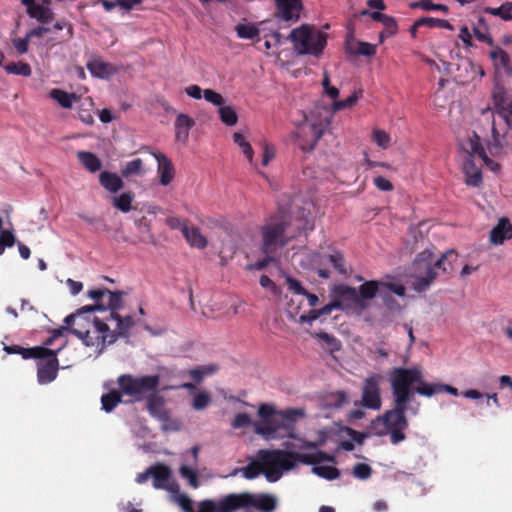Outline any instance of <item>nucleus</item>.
<instances>
[{
	"label": "nucleus",
	"instance_id": "f257e3e1",
	"mask_svg": "<svg viewBox=\"0 0 512 512\" xmlns=\"http://www.w3.org/2000/svg\"><path fill=\"white\" fill-rule=\"evenodd\" d=\"M420 377V366L393 368L390 382L394 407L372 421V428L375 433L378 436H383L389 432L390 441L394 445L406 439L404 431L409 426L406 411L414 393L411 387L415 384V381H420Z\"/></svg>",
	"mask_w": 512,
	"mask_h": 512
},
{
	"label": "nucleus",
	"instance_id": "f03ea898",
	"mask_svg": "<svg viewBox=\"0 0 512 512\" xmlns=\"http://www.w3.org/2000/svg\"><path fill=\"white\" fill-rule=\"evenodd\" d=\"M335 457L323 451L300 453L284 450H260L258 462L248 464L243 468H235L229 476L242 472L246 479H254L263 473L269 482L278 481L282 472L293 469L296 464L315 465L321 462H333Z\"/></svg>",
	"mask_w": 512,
	"mask_h": 512
},
{
	"label": "nucleus",
	"instance_id": "7ed1b4c3",
	"mask_svg": "<svg viewBox=\"0 0 512 512\" xmlns=\"http://www.w3.org/2000/svg\"><path fill=\"white\" fill-rule=\"evenodd\" d=\"M295 232L290 233L293 219L288 207L279 204L276 213L271 215L261 228V251L262 253H274L277 255L279 249L284 248L288 243L302 232L314 230V219L309 211L300 209L295 218Z\"/></svg>",
	"mask_w": 512,
	"mask_h": 512
},
{
	"label": "nucleus",
	"instance_id": "20e7f679",
	"mask_svg": "<svg viewBox=\"0 0 512 512\" xmlns=\"http://www.w3.org/2000/svg\"><path fill=\"white\" fill-rule=\"evenodd\" d=\"M105 305L97 303L86 305L65 317L62 329H65L80 339L87 347L103 349L106 345L113 344L117 340L109 326L95 317V311H104Z\"/></svg>",
	"mask_w": 512,
	"mask_h": 512
},
{
	"label": "nucleus",
	"instance_id": "39448f33",
	"mask_svg": "<svg viewBox=\"0 0 512 512\" xmlns=\"http://www.w3.org/2000/svg\"><path fill=\"white\" fill-rule=\"evenodd\" d=\"M457 258L455 250H448L439 258L429 249L418 253L411 268L412 288L421 293L429 289L440 274L449 276L454 270Z\"/></svg>",
	"mask_w": 512,
	"mask_h": 512
},
{
	"label": "nucleus",
	"instance_id": "423d86ee",
	"mask_svg": "<svg viewBox=\"0 0 512 512\" xmlns=\"http://www.w3.org/2000/svg\"><path fill=\"white\" fill-rule=\"evenodd\" d=\"M260 421L254 425L255 433L266 439H274L280 430L293 437L294 424L299 417L304 416V410L291 408L277 411L270 404H261L258 408Z\"/></svg>",
	"mask_w": 512,
	"mask_h": 512
},
{
	"label": "nucleus",
	"instance_id": "0eeeda50",
	"mask_svg": "<svg viewBox=\"0 0 512 512\" xmlns=\"http://www.w3.org/2000/svg\"><path fill=\"white\" fill-rule=\"evenodd\" d=\"M288 39L293 42L298 54L319 57L326 47L328 34L315 31L312 25L302 24L290 32Z\"/></svg>",
	"mask_w": 512,
	"mask_h": 512
},
{
	"label": "nucleus",
	"instance_id": "6e6552de",
	"mask_svg": "<svg viewBox=\"0 0 512 512\" xmlns=\"http://www.w3.org/2000/svg\"><path fill=\"white\" fill-rule=\"evenodd\" d=\"M117 384L124 396H129L132 402H140L157 392L160 376L121 374L117 378Z\"/></svg>",
	"mask_w": 512,
	"mask_h": 512
},
{
	"label": "nucleus",
	"instance_id": "1a4fd4ad",
	"mask_svg": "<svg viewBox=\"0 0 512 512\" xmlns=\"http://www.w3.org/2000/svg\"><path fill=\"white\" fill-rule=\"evenodd\" d=\"M334 113L335 112L333 111L332 106L330 108L325 104L317 103L308 115H304V120L306 122H310L313 140L307 147L300 145L301 150L312 151L314 149L318 140L322 137L325 130L330 126Z\"/></svg>",
	"mask_w": 512,
	"mask_h": 512
},
{
	"label": "nucleus",
	"instance_id": "9d476101",
	"mask_svg": "<svg viewBox=\"0 0 512 512\" xmlns=\"http://www.w3.org/2000/svg\"><path fill=\"white\" fill-rule=\"evenodd\" d=\"M460 146L469 157L479 158L483 161L491 160L490 157H499L502 150L500 142L495 136L493 141L488 142L485 148L481 138L476 133L462 141Z\"/></svg>",
	"mask_w": 512,
	"mask_h": 512
},
{
	"label": "nucleus",
	"instance_id": "9b49d317",
	"mask_svg": "<svg viewBox=\"0 0 512 512\" xmlns=\"http://www.w3.org/2000/svg\"><path fill=\"white\" fill-rule=\"evenodd\" d=\"M383 377L374 373L368 376L362 387V397L360 404L367 409L379 410L382 405L380 384Z\"/></svg>",
	"mask_w": 512,
	"mask_h": 512
},
{
	"label": "nucleus",
	"instance_id": "f8f14e48",
	"mask_svg": "<svg viewBox=\"0 0 512 512\" xmlns=\"http://www.w3.org/2000/svg\"><path fill=\"white\" fill-rule=\"evenodd\" d=\"M65 344L66 342H63L55 350L49 348V354H45L41 358H38L40 361L37 363V379L40 384H48L56 379L59 370L57 354Z\"/></svg>",
	"mask_w": 512,
	"mask_h": 512
},
{
	"label": "nucleus",
	"instance_id": "ddd939ff",
	"mask_svg": "<svg viewBox=\"0 0 512 512\" xmlns=\"http://www.w3.org/2000/svg\"><path fill=\"white\" fill-rule=\"evenodd\" d=\"M146 407L151 416L163 423V430H177L178 422L171 420L170 413L165 407L163 397L152 393L146 398Z\"/></svg>",
	"mask_w": 512,
	"mask_h": 512
},
{
	"label": "nucleus",
	"instance_id": "4468645a",
	"mask_svg": "<svg viewBox=\"0 0 512 512\" xmlns=\"http://www.w3.org/2000/svg\"><path fill=\"white\" fill-rule=\"evenodd\" d=\"M333 293L336 303L339 304V310H353L359 313L363 312L356 288L345 284H339L335 286Z\"/></svg>",
	"mask_w": 512,
	"mask_h": 512
},
{
	"label": "nucleus",
	"instance_id": "2eb2a0df",
	"mask_svg": "<svg viewBox=\"0 0 512 512\" xmlns=\"http://www.w3.org/2000/svg\"><path fill=\"white\" fill-rule=\"evenodd\" d=\"M493 104L497 113L504 119L509 129L512 128V97L505 88L496 84L492 92Z\"/></svg>",
	"mask_w": 512,
	"mask_h": 512
},
{
	"label": "nucleus",
	"instance_id": "dca6fc26",
	"mask_svg": "<svg viewBox=\"0 0 512 512\" xmlns=\"http://www.w3.org/2000/svg\"><path fill=\"white\" fill-rule=\"evenodd\" d=\"M275 18L284 22H297L301 17V0H275Z\"/></svg>",
	"mask_w": 512,
	"mask_h": 512
},
{
	"label": "nucleus",
	"instance_id": "f3484780",
	"mask_svg": "<svg viewBox=\"0 0 512 512\" xmlns=\"http://www.w3.org/2000/svg\"><path fill=\"white\" fill-rule=\"evenodd\" d=\"M235 497L237 498L236 502L241 504L239 505V509L255 507L263 512H272L276 508L275 498L268 494H263L258 499L250 493L235 494Z\"/></svg>",
	"mask_w": 512,
	"mask_h": 512
},
{
	"label": "nucleus",
	"instance_id": "a211bd4d",
	"mask_svg": "<svg viewBox=\"0 0 512 512\" xmlns=\"http://www.w3.org/2000/svg\"><path fill=\"white\" fill-rule=\"evenodd\" d=\"M415 384H418L417 387L414 388V392L425 397H432L436 394L441 393H449L453 396H458V389L443 383H428L423 380V373L421 372L420 381H415Z\"/></svg>",
	"mask_w": 512,
	"mask_h": 512
},
{
	"label": "nucleus",
	"instance_id": "6ab92c4d",
	"mask_svg": "<svg viewBox=\"0 0 512 512\" xmlns=\"http://www.w3.org/2000/svg\"><path fill=\"white\" fill-rule=\"evenodd\" d=\"M236 500L235 494H229L218 502L204 500L200 502L198 512H233L241 505Z\"/></svg>",
	"mask_w": 512,
	"mask_h": 512
},
{
	"label": "nucleus",
	"instance_id": "aec40b11",
	"mask_svg": "<svg viewBox=\"0 0 512 512\" xmlns=\"http://www.w3.org/2000/svg\"><path fill=\"white\" fill-rule=\"evenodd\" d=\"M381 290V281L376 280L365 281L358 287V298L360 299L363 311L368 308V301L380 295Z\"/></svg>",
	"mask_w": 512,
	"mask_h": 512
},
{
	"label": "nucleus",
	"instance_id": "412c9836",
	"mask_svg": "<svg viewBox=\"0 0 512 512\" xmlns=\"http://www.w3.org/2000/svg\"><path fill=\"white\" fill-rule=\"evenodd\" d=\"M510 239H512V224L508 218H500L490 231V241L495 245H501Z\"/></svg>",
	"mask_w": 512,
	"mask_h": 512
},
{
	"label": "nucleus",
	"instance_id": "4be33fe9",
	"mask_svg": "<svg viewBox=\"0 0 512 512\" xmlns=\"http://www.w3.org/2000/svg\"><path fill=\"white\" fill-rule=\"evenodd\" d=\"M90 73L97 78H108L116 72L115 67L98 56H93L86 65Z\"/></svg>",
	"mask_w": 512,
	"mask_h": 512
},
{
	"label": "nucleus",
	"instance_id": "5701e85b",
	"mask_svg": "<svg viewBox=\"0 0 512 512\" xmlns=\"http://www.w3.org/2000/svg\"><path fill=\"white\" fill-rule=\"evenodd\" d=\"M153 487L155 489H169L168 482L171 478V470L164 464L150 466Z\"/></svg>",
	"mask_w": 512,
	"mask_h": 512
},
{
	"label": "nucleus",
	"instance_id": "b1692460",
	"mask_svg": "<svg viewBox=\"0 0 512 512\" xmlns=\"http://www.w3.org/2000/svg\"><path fill=\"white\" fill-rule=\"evenodd\" d=\"M4 350L8 354H19L23 359L41 358L45 354H49V348L35 346L32 348H24L19 345L5 346Z\"/></svg>",
	"mask_w": 512,
	"mask_h": 512
},
{
	"label": "nucleus",
	"instance_id": "393cba45",
	"mask_svg": "<svg viewBox=\"0 0 512 512\" xmlns=\"http://www.w3.org/2000/svg\"><path fill=\"white\" fill-rule=\"evenodd\" d=\"M462 171L465 175V183L471 187H480L483 182L482 170L476 162H463Z\"/></svg>",
	"mask_w": 512,
	"mask_h": 512
},
{
	"label": "nucleus",
	"instance_id": "a878e982",
	"mask_svg": "<svg viewBox=\"0 0 512 512\" xmlns=\"http://www.w3.org/2000/svg\"><path fill=\"white\" fill-rule=\"evenodd\" d=\"M99 182L102 187L111 193H117L123 188V181L116 173L103 171L99 175Z\"/></svg>",
	"mask_w": 512,
	"mask_h": 512
},
{
	"label": "nucleus",
	"instance_id": "bb28decb",
	"mask_svg": "<svg viewBox=\"0 0 512 512\" xmlns=\"http://www.w3.org/2000/svg\"><path fill=\"white\" fill-rule=\"evenodd\" d=\"M110 318L117 322L116 329L113 331L117 337H127L130 329L135 325V321L130 315L121 317L117 312H110Z\"/></svg>",
	"mask_w": 512,
	"mask_h": 512
},
{
	"label": "nucleus",
	"instance_id": "cd10ccee",
	"mask_svg": "<svg viewBox=\"0 0 512 512\" xmlns=\"http://www.w3.org/2000/svg\"><path fill=\"white\" fill-rule=\"evenodd\" d=\"M183 236L191 247L198 249L206 248L208 241L204 235H202L198 227H189L183 231Z\"/></svg>",
	"mask_w": 512,
	"mask_h": 512
},
{
	"label": "nucleus",
	"instance_id": "c85d7f7f",
	"mask_svg": "<svg viewBox=\"0 0 512 512\" xmlns=\"http://www.w3.org/2000/svg\"><path fill=\"white\" fill-rule=\"evenodd\" d=\"M195 125V121L186 114H179L175 121L176 138L178 140H186L189 130Z\"/></svg>",
	"mask_w": 512,
	"mask_h": 512
},
{
	"label": "nucleus",
	"instance_id": "c756f323",
	"mask_svg": "<svg viewBox=\"0 0 512 512\" xmlns=\"http://www.w3.org/2000/svg\"><path fill=\"white\" fill-rule=\"evenodd\" d=\"M122 396H124V394L120 388L113 389L108 393L103 394L101 396L102 409L106 413L112 412L122 402Z\"/></svg>",
	"mask_w": 512,
	"mask_h": 512
},
{
	"label": "nucleus",
	"instance_id": "7c9ffc66",
	"mask_svg": "<svg viewBox=\"0 0 512 512\" xmlns=\"http://www.w3.org/2000/svg\"><path fill=\"white\" fill-rule=\"evenodd\" d=\"M135 225L139 230V236L137 242L155 244L156 240L151 232V224L146 217L142 216L139 219L134 220Z\"/></svg>",
	"mask_w": 512,
	"mask_h": 512
},
{
	"label": "nucleus",
	"instance_id": "2f4dec72",
	"mask_svg": "<svg viewBox=\"0 0 512 512\" xmlns=\"http://www.w3.org/2000/svg\"><path fill=\"white\" fill-rule=\"evenodd\" d=\"M362 15H368L370 14L371 18L374 20V21H378V22H381L383 23V25L387 28L388 30V35L389 36H392L394 34L397 33V22L395 20V18L389 16V15H386V14H383L379 11H375V12H369L368 10H363L361 12Z\"/></svg>",
	"mask_w": 512,
	"mask_h": 512
},
{
	"label": "nucleus",
	"instance_id": "473e14b6",
	"mask_svg": "<svg viewBox=\"0 0 512 512\" xmlns=\"http://www.w3.org/2000/svg\"><path fill=\"white\" fill-rule=\"evenodd\" d=\"M50 97L57 101V103L65 109L72 108L73 103L79 99L75 93H68L61 89L51 90Z\"/></svg>",
	"mask_w": 512,
	"mask_h": 512
},
{
	"label": "nucleus",
	"instance_id": "72a5a7b5",
	"mask_svg": "<svg viewBox=\"0 0 512 512\" xmlns=\"http://www.w3.org/2000/svg\"><path fill=\"white\" fill-rule=\"evenodd\" d=\"M27 13L30 17L35 18L42 23H48L54 18V14L49 7H45L44 5L37 3L27 9Z\"/></svg>",
	"mask_w": 512,
	"mask_h": 512
},
{
	"label": "nucleus",
	"instance_id": "f704fd0d",
	"mask_svg": "<svg viewBox=\"0 0 512 512\" xmlns=\"http://www.w3.org/2000/svg\"><path fill=\"white\" fill-rule=\"evenodd\" d=\"M490 58L494 61L495 66L500 65L506 70L507 73L512 75V67L510 66V57L506 51L500 47H494L489 53Z\"/></svg>",
	"mask_w": 512,
	"mask_h": 512
},
{
	"label": "nucleus",
	"instance_id": "c9c22d12",
	"mask_svg": "<svg viewBox=\"0 0 512 512\" xmlns=\"http://www.w3.org/2000/svg\"><path fill=\"white\" fill-rule=\"evenodd\" d=\"M219 367L217 364H209L195 367L189 370V376L198 384L204 377L212 375L218 371Z\"/></svg>",
	"mask_w": 512,
	"mask_h": 512
},
{
	"label": "nucleus",
	"instance_id": "e433bc0d",
	"mask_svg": "<svg viewBox=\"0 0 512 512\" xmlns=\"http://www.w3.org/2000/svg\"><path fill=\"white\" fill-rule=\"evenodd\" d=\"M158 175L162 185H169L175 177V168L172 162H158Z\"/></svg>",
	"mask_w": 512,
	"mask_h": 512
},
{
	"label": "nucleus",
	"instance_id": "4c0bfd02",
	"mask_svg": "<svg viewBox=\"0 0 512 512\" xmlns=\"http://www.w3.org/2000/svg\"><path fill=\"white\" fill-rule=\"evenodd\" d=\"M484 12L494 16H499L505 21H510L512 20V3L505 2L498 8L486 7L484 8Z\"/></svg>",
	"mask_w": 512,
	"mask_h": 512
},
{
	"label": "nucleus",
	"instance_id": "58836bf2",
	"mask_svg": "<svg viewBox=\"0 0 512 512\" xmlns=\"http://www.w3.org/2000/svg\"><path fill=\"white\" fill-rule=\"evenodd\" d=\"M416 25L427 26L430 28H443L453 30L451 23L444 19H436L433 17H422L416 20Z\"/></svg>",
	"mask_w": 512,
	"mask_h": 512
},
{
	"label": "nucleus",
	"instance_id": "ea45409f",
	"mask_svg": "<svg viewBox=\"0 0 512 512\" xmlns=\"http://www.w3.org/2000/svg\"><path fill=\"white\" fill-rule=\"evenodd\" d=\"M106 295L108 296V300L106 303H103L105 305V310L109 309L111 312H117V310H119L123 305V292H112L108 289Z\"/></svg>",
	"mask_w": 512,
	"mask_h": 512
},
{
	"label": "nucleus",
	"instance_id": "a19ab883",
	"mask_svg": "<svg viewBox=\"0 0 512 512\" xmlns=\"http://www.w3.org/2000/svg\"><path fill=\"white\" fill-rule=\"evenodd\" d=\"M363 91L360 89L358 91H354L351 96H349L345 100H336L332 103L333 111L337 112L343 109L353 107L359 98L362 96Z\"/></svg>",
	"mask_w": 512,
	"mask_h": 512
},
{
	"label": "nucleus",
	"instance_id": "79ce46f5",
	"mask_svg": "<svg viewBox=\"0 0 512 512\" xmlns=\"http://www.w3.org/2000/svg\"><path fill=\"white\" fill-rule=\"evenodd\" d=\"M133 156H135L134 160H168L164 154L153 151L147 146L141 147L138 151L133 153Z\"/></svg>",
	"mask_w": 512,
	"mask_h": 512
},
{
	"label": "nucleus",
	"instance_id": "37998d69",
	"mask_svg": "<svg viewBox=\"0 0 512 512\" xmlns=\"http://www.w3.org/2000/svg\"><path fill=\"white\" fill-rule=\"evenodd\" d=\"M4 69L9 74L21 75L24 77H28L32 73L30 65L24 62H11L5 65Z\"/></svg>",
	"mask_w": 512,
	"mask_h": 512
},
{
	"label": "nucleus",
	"instance_id": "c03bdc74",
	"mask_svg": "<svg viewBox=\"0 0 512 512\" xmlns=\"http://www.w3.org/2000/svg\"><path fill=\"white\" fill-rule=\"evenodd\" d=\"M133 198V193L124 192L120 196L114 198L113 205L120 211L127 213L131 209Z\"/></svg>",
	"mask_w": 512,
	"mask_h": 512
},
{
	"label": "nucleus",
	"instance_id": "a18cd8bd",
	"mask_svg": "<svg viewBox=\"0 0 512 512\" xmlns=\"http://www.w3.org/2000/svg\"><path fill=\"white\" fill-rule=\"evenodd\" d=\"M409 7L411 9H417L421 8L423 10L429 11V10H440L444 13H447L449 11V8L447 5L444 4H435L431 0H420L416 2H411L409 4Z\"/></svg>",
	"mask_w": 512,
	"mask_h": 512
},
{
	"label": "nucleus",
	"instance_id": "49530a36",
	"mask_svg": "<svg viewBox=\"0 0 512 512\" xmlns=\"http://www.w3.org/2000/svg\"><path fill=\"white\" fill-rule=\"evenodd\" d=\"M219 115L221 121L227 126H234L238 121L237 113L232 106L222 105L219 108Z\"/></svg>",
	"mask_w": 512,
	"mask_h": 512
},
{
	"label": "nucleus",
	"instance_id": "de8ad7c7",
	"mask_svg": "<svg viewBox=\"0 0 512 512\" xmlns=\"http://www.w3.org/2000/svg\"><path fill=\"white\" fill-rule=\"evenodd\" d=\"M234 142L242 149L244 156L248 160H252L254 156L253 149L248 141H246L245 136L240 132H235L233 134Z\"/></svg>",
	"mask_w": 512,
	"mask_h": 512
},
{
	"label": "nucleus",
	"instance_id": "09e8293b",
	"mask_svg": "<svg viewBox=\"0 0 512 512\" xmlns=\"http://www.w3.org/2000/svg\"><path fill=\"white\" fill-rule=\"evenodd\" d=\"M313 472L327 480H334L340 476V471L333 466H315Z\"/></svg>",
	"mask_w": 512,
	"mask_h": 512
},
{
	"label": "nucleus",
	"instance_id": "8fccbe9b",
	"mask_svg": "<svg viewBox=\"0 0 512 512\" xmlns=\"http://www.w3.org/2000/svg\"><path fill=\"white\" fill-rule=\"evenodd\" d=\"M240 38L253 39L259 35V29L254 24H239L236 26Z\"/></svg>",
	"mask_w": 512,
	"mask_h": 512
},
{
	"label": "nucleus",
	"instance_id": "3c124183",
	"mask_svg": "<svg viewBox=\"0 0 512 512\" xmlns=\"http://www.w3.org/2000/svg\"><path fill=\"white\" fill-rule=\"evenodd\" d=\"M372 140L381 148L386 149L390 145V135L382 129L375 128L371 135Z\"/></svg>",
	"mask_w": 512,
	"mask_h": 512
},
{
	"label": "nucleus",
	"instance_id": "603ef678",
	"mask_svg": "<svg viewBox=\"0 0 512 512\" xmlns=\"http://www.w3.org/2000/svg\"><path fill=\"white\" fill-rule=\"evenodd\" d=\"M211 403V396L206 391H201L193 396L192 407L195 410H203Z\"/></svg>",
	"mask_w": 512,
	"mask_h": 512
},
{
	"label": "nucleus",
	"instance_id": "864d4df0",
	"mask_svg": "<svg viewBox=\"0 0 512 512\" xmlns=\"http://www.w3.org/2000/svg\"><path fill=\"white\" fill-rule=\"evenodd\" d=\"M329 261L332 264V266L340 273L345 275L347 273L346 267H345V259L342 253L335 252L331 255H329Z\"/></svg>",
	"mask_w": 512,
	"mask_h": 512
},
{
	"label": "nucleus",
	"instance_id": "5fc2aeb1",
	"mask_svg": "<svg viewBox=\"0 0 512 512\" xmlns=\"http://www.w3.org/2000/svg\"><path fill=\"white\" fill-rule=\"evenodd\" d=\"M386 306V308L390 311H398L401 309L400 304L398 301L393 297V295L390 292H387L385 290H381L379 295Z\"/></svg>",
	"mask_w": 512,
	"mask_h": 512
},
{
	"label": "nucleus",
	"instance_id": "6e6d98bb",
	"mask_svg": "<svg viewBox=\"0 0 512 512\" xmlns=\"http://www.w3.org/2000/svg\"><path fill=\"white\" fill-rule=\"evenodd\" d=\"M352 473H353L354 477H356L360 480H366V479L370 478V476L372 474V468L366 463H357L353 467Z\"/></svg>",
	"mask_w": 512,
	"mask_h": 512
},
{
	"label": "nucleus",
	"instance_id": "4d7b16f0",
	"mask_svg": "<svg viewBox=\"0 0 512 512\" xmlns=\"http://www.w3.org/2000/svg\"><path fill=\"white\" fill-rule=\"evenodd\" d=\"M15 236L9 230L0 231V255L3 254L6 247H12L15 244Z\"/></svg>",
	"mask_w": 512,
	"mask_h": 512
},
{
	"label": "nucleus",
	"instance_id": "13d9d810",
	"mask_svg": "<svg viewBox=\"0 0 512 512\" xmlns=\"http://www.w3.org/2000/svg\"><path fill=\"white\" fill-rule=\"evenodd\" d=\"M179 471L181 476L186 478L193 488H197L199 486V479L195 470L188 466H181Z\"/></svg>",
	"mask_w": 512,
	"mask_h": 512
},
{
	"label": "nucleus",
	"instance_id": "bf43d9fd",
	"mask_svg": "<svg viewBox=\"0 0 512 512\" xmlns=\"http://www.w3.org/2000/svg\"><path fill=\"white\" fill-rule=\"evenodd\" d=\"M165 223L170 229L181 230L182 233L188 228V221L179 217H167Z\"/></svg>",
	"mask_w": 512,
	"mask_h": 512
},
{
	"label": "nucleus",
	"instance_id": "052dcab7",
	"mask_svg": "<svg viewBox=\"0 0 512 512\" xmlns=\"http://www.w3.org/2000/svg\"><path fill=\"white\" fill-rule=\"evenodd\" d=\"M358 50L357 52H353L351 50H349V48L347 47V51L350 53V54H358V55H364V56H368V57H371L373 55H375L376 53V46L375 45H372L370 43H367V42H358Z\"/></svg>",
	"mask_w": 512,
	"mask_h": 512
},
{
	"label": "nucleus",
	"instance_id": "680f3d73",
	"mask_svg": "<svg viewBox=\"0 0 512 512\" xmlns=\"http://www.w3.org/2000/svg\"><path fill=\"white\" fill-rule=\"evenodd\" d=\"M265 257L262 260H259L253 264L248 265L249 270H263L266 268L271 262L276 260L277 255L274 253H263Z\"/></svg>",
	"mask_w": 512,
	"mask_h": 512
},
{
	"label": "nucleus",
	"instance_id": "e2e57ef3",
	"mask_svg": "<svg viewBox=\"0 0 512 512\" xmlns=\"http://www.w3.org/2000/svg\"><path fill=\"white\" fill-rule=\"evenodd\" d=\"M381 289L390 292L391 294L394 293L400 297H404L406 294V289L402 284L381 282Z\"/></svg>",
	"mask_w": 512,
	"mask_h": 512
},
{
	"label": "nucleus",
	"instance_id": "0e129e2a",
	"mask_svg": "<svg viewBox=\"0 0 512 512\" xmlns=\"http://www.w3.org/2000/svg\"><path fill=\"white\" fill-rule=\"evenodd\" d=\"M330 399H331L330 405L336 409L342 407L344 404H346L348 402L347 393L342 390L331 393Z\"/></svg>",
	"mask_w": 512,
	"mask_h": 512
},
{
	"label": "nucleus",
	"instance_id": "69168bd1",
	"mask_svg": "<svg viewBox=\"0 0 512 512\" xmlns=\"http://www.w3.org/2000/svg\"><path fill=\"white\" fill-rule=\"evenodd\" d=\"M203 94H204V98L206 101H208L216 106H219V108L222 105H224V98L222 97V95L220 93L215 92L212 89H205L203 91Z\"/></svg>",
	"mask_w": 512,
	"mask_h": 512
},
{
	"label": "nucleus",
	"instance_id": "338daca9",
	"mask_svg": "<svg viewBox=\"0 0 512 512\" xmlns=\"http://www.w3.org/2000/svg\"><path fill=\"white\" fill-rule=\"evenodd\" d=\"M286 284L288 287V290L293 292L296 295H304L306 294V289L303 287L300 281L296 280L293 277H286Z\"/></svg>",
	"mask_w": 512,
	"mask_h": 512
},
{
	"label": "nucleus",
	"instance_id": "774afa93",
	"mask_svg": "<svg viewBox=\"0 0 512 512\" xmlns=\"http://www.w3.org/2000/svg\"><path fill=\"white\" fill-rule=\"evenodd\" d=\"M142 162H128L126 167L122 170V175L124 177H129L132 175H140L143 172Z\"/></svg>",
	"mask_w": 512,
	"mask_h": 512
}]
</instances>
